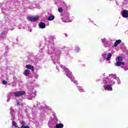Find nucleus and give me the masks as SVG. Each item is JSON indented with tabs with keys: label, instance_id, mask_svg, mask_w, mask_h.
I'll use <instances>...</instances> for the list:
<instances>
[{
	"label": "nucleus",
	"instance_id": "f257e3e1",
	"mask_svg": "<svg viewBox=\"0 0 128 128\" xmlns=\"http://www.w3.org/2000/svg\"><path fill=\"white\" fill-rule=\"evenodd\" d=\"M48 48V54H50L54 64L60 66V56L62 52L56 47L54 42H49Z\"/></svg>",
	"mask_w": 128,
	"mask_h": 128
},
{
	"label": "nucleus",
	"instance_id": "f03ea898",
	"mask_svg": "<svg viewBox=\"0 0 128 128\" xmlns=\"http://www.w3.org/2000/svg\"><path fill=\"white\" fill-rule=\"evenodd\" d=\"M109 76L112 77V78L111 79H110L108 77L104 78L102 84V86L105 90L112 92V86L116 84V81H114V80H117L118 84H120L121 82L120 78L116 76V74H110Z\"/></svg>",
	"mask_w": 128,
	"mask_h": 128
},
{
	"label": "nucleus",
	"instance_id": "7ed1b4c3",
	"mask_svg": "<svg viewBox=\"0 0 128 128\" xmlns=\"http://www.w3.org/2000/svg\"><path fill=\"white\" fill-rule=\"evenodd\" d=\"M38 108H39L40 110V116H42L44 114H48V111L50 110V106H48L44 103L37 102L36 106H34V107L32 108V114L33 116H36V112H38Z\"/></svg>",
	"mask_w": 128,
	"mask_h": 128
},
{
	"label": "nucleus",
	"instance_id": "20e7f679",
	"mask_svg": "<svg viewBox=\"0 0 128 128\" xmlns=\"http://www.w3.org/2000/svg\"><path fill=\"white\" fill-rule=\"evenodd\" d=\"M60 66L62 68L63 72H65V74H66V76H68V78H70V80L75 84H78V81L74 80V77L72 76V73L70 71V70L62 65H60Z\"/></svg>",
	"mask_w": 128,
	"mask_h": 128
},
{
	"label": "nucleus",
	"instance_id": "39448f33",
	"mask_svg": "<svg viewBox=\"0 0 128 128\" xmlns=\"http://www.w3.org/2000/svg\"><path fill=\"white\" fill-rule=\"evenodd\" d=\"M53 0L54 1L55 4H56V6H58V8L60 6H62L64 8V9L62 8H58V12H60V14H62L64 12V10H68V6L66 5V4L64 3V2H62V0Z\"/></svg>",
	"mask_w": 128,
	"mask_h": 128
},
{
	"label": "nucleus",
	"instance_id": "423d86ee",
	"mask_svg": "<svg viewBox=\"0 0 128 128\" xmlns=\"http://www.w3.org/2000/svg\"><path fill=\"white\" fill-rule=\"evenodd\" d=\"M27 88L30 92L26 93V96H27L28 100H32V98H36V91L34 92V86H28Z\"/></svg>",
	"mask_w": 128,
	"mask_h": 128
},
{
	"label": "nucleus",
	"instance_id": "0eeeda50",
	"mask_svg": "<svg viewBox=\"0 0 128 128\" xmlns=\"http://www.w3.org/2000/svg\"><path fill=\"white\" fill-rule=\"evenodd\" d=\"M26 94V92L24 91H18V92H14L11 93H10L8 95L7 102H8L10 100V98H12V96H16V98H18V96H24Z\"/></svg>",
	"mask_w": 128,
	"mask_h": 128
},
{
	"label": "nucleus",
	"instance_id": "6e6552de",
	"mask_svg": "<svg viewBox=\"0 0 128 128\" xmlns=\"http://www.w3.org/2000/svg\"><path fill=\"white\" fill-rule=\"evenodd\" d=\"M52 116L54 120H52V117H50L49 122H48V126L49 128H54V126L58 124V118L56 116V114H52Z\"/></svg>",
	"mask_w": 128,
	"mask_h": 128
},
{
	"label": "nucleus",
	"instance_id": "1a4fd4ad",
	"mask_svg": "<svg viewBox=\"0 0 128 128\" xmlns=\"http://www.w3.org/2000/svg\"><path fill=\"white\" fill-rule=\"evenodd\" d=\"M23 4H25L24 5L25 8H28L30 10L36 8H38V5L36 4V0H33L31 2H24Z\"/></svg>",
	"mask_w": 128,
	"mask_h": 128
},
{
	"label": "nucleus",
	"instance_id": "9d476101",
	"mask_svg": "<svg viewBox=\"0 0 128 128\" xmlns=\"http://www.w3.org/2000/svg\"><path fill=\"white\" fill-rule=\"evenodd\" d=\"M112 58V53L110 52H104L102 54V57L100 58V62H104L106 60V62L110 60Z\"/></svg>",
	"mask_w": 128,
	"mask_h": 128
},
{
	"label": "nucleus",
	"instance_id": "9b49d317",
	"mask_svg": "<svg viewBox=\"0 0 128 128\" xmlns=\"http://www.w3.org/2000/svg\"><path fill=\"white\" fill-rule=\"evenodd\" d=\"M101 40L104 48H112V41H108L106 40V38L101 39Z\"/></svg>",
	"mask_w": 128,
	"mask_h": 128
},
{
	"label": "nucleus",
	"instance_id": "f8f14e48",
	"mask_svg": "<svg viewBox=\"0 0 128 128\" xmlns=\"http://www.w3.org/2000/svg\"><path fill=\"white\" fill-rule=\"evenodd\" d=\"M116 62L115 64L116 66H122V68H124L125 70H128V64H125L124 62H122L120 61H116Z\"/></svg>",
	"mask_w": 128,
	"mask_h": 128
},
{
	"label": "nucleus",
	"instance_id": "ddd939ff",
	"mask_svg": "<svg viewBox=\"0 0 128 128\" xmlns=\"http://www.w3.org/2000/svg\"><path fill=\"white\" fill-rule=\"evenodd\" d=\"M0 8L2 10V14H6V12H8V7L6 6V4H0Z\"/></svg>",
	"mask_w": 128,
	"mask_h": 128
},
{
	"label": "nucleus",
	"instance_id": "4468645a",
	"mask_svg": "<svg viewBox=\"0 0 128 128\" xmlns=\"http://www.w3.org/2000/svg\"><path fill=\"white\" fill-rule=\"evenodd\" d=\"M63 22H70L72 20L70 19V14H64L62 18Z\"/></svg>",
	"mask_w": 128,
	"mask_h": 128
},
{
	"label": "nucleus",
	"instance_id": "2eb2a0df",
	"mask_svg": "<svg viewBox=\"0 0 128 128\" xmlns=\"http://www.w3.org/2000/svg\"><path fill=\"white\" fill-rule=\"evenodd\" d=\"M26 62L31 64H38V60L34 58L32 56Z\"/></svg>",
	"mask_w": 128,
	"mask_h": 128
},
{
	"label": "nucleus",
	"instance_id": "dca6fc26",
	"mask_svg": "<svg viewBox=\"0 0 128 128\" xmlns=\"http://www.w3.org/2000/svg\"><path fill=\"white\" fill-rule=\"evenodd\" d=\"M38 18V16H28L27 17V19L30 22H36Z\"/></svg>",
	"mask_w": 128,
	"mask_h": 128
},
{
	"label": "nucleus",
	"instance_id": "f3484780",
	"mask_svg": "<svg viewBox=\"0 0 128 128\" xmlns=\"http://www.w3.org/2000/svg\"><path fill=\"white\" fill-rule=\"evenodd\" d=\"M10 114L11 116V120H14V114H15V112L14 110V109H12V107H10Z\"/></svg>",
	"mask_w": 128,
	"mask_h": 128
},
{
	"label": "nucleus",
	"instance_id": "a211bd4d",
	"mask_svg": "<svg viewBox=\"0 0 128 128\" xmlns=\"http://www.w3.org/2000/svg\"><path fill=\"white\" fill-rule=\"evenodd\" d=\"M6 34H8L7 31H4L2 32L0 35V40H4L6 38Z\"/></svg>",
	"mask_w": 128,
	"mask_h": 128
},
{
	"label": "nucleus",
	"instance_id": "6ab92c4d",
	"mask_svg": "<svg viewBox=\"0 0 128 128\" xmlns=\"http://www.w3.org/2000/svg\"><path fill=\"white\" fill-rule=\"evenodd\" d=\"M122 16L124 18H128V10H123L122 11Z\"/></svg>",
	"mask_w": 128,
	"mask_h": 128
},
{
	"label": "nucleus",
	"instance_id": "aec40b11",
	"mask_svg": "<svg viewBox=\"0 0 128 128\" xmlns=\"http://www.w3.org/2000/svg\"><path fill=\"white\" fill-rule=\"evenodd\" d=\"M20 124H22V126L20 128L18 127V128H30V126H26V123L24 120L20 121Z\"/></svg>",
	"mask_w": 128,
	"mask_h": 128
},
{
	"label": "nucleus",
	"instance_id": "412c9836",
	"mask_svg": "<svg viewBox=\"0 0 128 128\" xmlns=\"http://www.w3.org/2000/svg\"><path fill=\"white\" fill-rule=\"evenodd\" d=\"M38 26L40 28H46V24L44 23V22H40L38 24Z\"/></svg>",
	"mask_w": 128,
	"mask_h": 128
},
{
	"label": "nucleus",
	"instance_id": "4be33fe9",
	"mask_svg": "<svg viewBox=\"0 0 128 128\" xmlns=\"http://www.w3.org/2000/svg\"><path fill=\"white\" fill-rule=\"evenodd\" d=\"M121 42H122V40H116L114 42V45L112 46H114V48H116V46H118V44H120Z\"/></svg>",
	"mask_w": 128,
	"mask_h": 128
},
{
	"label": "nucleus",
	"instance_id": "5701e85b",
	"mask_svg": "<svg viewBox=\"0 0 128 128\" xmlns=\"http://www.w3.org/2000/svg\"><path fill=\"white\" fill-rule=\"evenodd\" d=\"M26 68L28 70H31L32 72H34V68L33 66H32L30 64H27L26 66Z\"/></svg>",
	"mask_w": 128,
	"mask_h": 128
},
{
	"label": "nucleus",
	"instance_id": "b1692460",
	"mask_svg": "<svg viewBox=\"0 0 128 128\" xmlns=\"http://www.w3.org/2000/svg\"><path fill=\"white\" fill-rule=\"evenodd\" d=\"M64 128V124L62 123H60V124L57 123L54 126V128Z\"/></svg>",
	"mask_w": 128,
	"mask_h": 128
},
{
	"label": "nucleus",
	"instance_id": "393cba45",
	"mask_svg": "<svg viewBox=\"0 0 128 128\" xmlns=\"http://www.w3.org/2000/svg\"><path fill=\"white\" fill-rule=\"evenodd\" d=\"M122 60H124V58H122V56H118L116 59V62H122Z\"/></svg>",
	"mask_w": 128,
	"mask_h": 128
},
{
	"label": "nucleus",
	"instance_id": "a878e982",
	"mask_svg": "<svg viewBox=\"0 0 128 128\" xmlns=\"http://www.w3.org/2000/svg\"><path fill=\"white\" fill-rule=\"evenodd\" d=\"M38 74H34V76L32 78V82H34L36 80V78L38 79Z\"/></svg>",
	"mask_w": 128,
	"mask_h": 128
},
{
	"label": "nucleus",
	"instance_id": "bb28decb",
	"mask_svg": "<svg viewBox=\"0 0 128 128\" xmlns=\"http://www.w3.org/2000/svg\"><path fill=\"white\" fill-rule=\"evenodd\" d=\"M75 52H80V48L78 46H76L74 49Z\"/></svg>",
	"mask_w": 128,
	"mask_h": 128
},
{
	"label": "nucleus",
	"instance_id": "cd10ccee",
	"mask_svg": "<svg viewBox=\"0 0 128 128\" xmlns=\"http://www.w3.org/2000/svg\"><path fill=\"white\" fill-rule=\"evenodd\" d=\"M48 20L49 21L54 20V15L49 16L48 18Z\"/></svg>",
	"mask_w": 128,
	"mask_h": 128
},
{
	"label": "nucleus",
	"instance_id": "c85d7f7f",
	"mask_svg": "<svg viewBox=\"0 0 128 128\" xmlns=\"http://www.w3.org/2000/svg\"><path fill=\"white\" fill-rule=\"evenodd\" d=\"M78 88V90L80 92H84V88L82 86H77Z\"/></svg>",
	"mask_w": 128,
	"mask_h": 128
},
{
	"label": "nucleus",
	"instance_id": "c756f323",
	"mask_svg": "<svg viewBox=\"0 0 128 128\" xmlns=\"http://www.w3.org/2000/svg\"><path fill=\"white\" fill-rule=\"evenodd\" d=\"M24 74L26 76H28L30 75V72L28 71V70H25L24 72Z\"/></svg>",
	"mask_w": 128,
	"mask_h": 128
},
{
	"label": "nucleus",
	"instance_id": "7c9ffc66",
	"mask_svg": "<svg viewBox=\"0 0 128 128\" xmlns=\"http://www.w3.org/2000/svg\"><path fill=\"white\" fill-rule=\"evenodd\" d=\"M18 116H21L22 118V110H20L18 111Z\"/></svg>",
	"mask_w": 128,
	"mask_h": 128
},
{
	"label": "nucleus",
	"instance_id": "2f4dec72",
	"mask_svg": "<svg viewBox=\"0 0 128 128\" xmlns=\"http://www.w3.org/2000/svg\"><path fill=\"white\" fill-rule=\"evenodd\" d=\"M128 0H124L122 2V6H126V4H128Z\"/></svg>",
	"mask_w": 128,
	"mask_h": 128
},
{
	"label": "nucleus",
	"instance_id": "473e14b6",
	"mask_svg": "<svg viewBox=\"0 0 128 128\" xmlns=\"http://www.w3.org/2000/svg\"><path fill=\"white\" fill-rule=\"evenodd\" d=\"M12 124L14 126H16V128H18V124H16V122H14V121H12Z\"/></svg>",
	"mask_w": 128,
	"mask_h": 128
},
{
	"label": "nucleus",
	"instance_id": "72a5a7b5",
	"mask_svg": "<svg viewBox=\"0 0 128 128\" xmlns=\"http://www.w3.org/2000/svg\"><path fill=\"white\" fill-rule=\"evenodd\" d=\"M2 84H8V82H6V81L4 80L2 82Z\"/></svg>",
	"mask_w": 128,
	"mask_h": 128
},
{
	"label": "nucleus",
	"instance_id": "f704fd0d",
	"mask_svg": "<svg viewBox=\"0 0 128 128\" xmlns=\"http://www.w3.org/2000/svg\"><path fill=\"white\" fill-rule=\"evenodd\" d=\"M14 27H12V28H9L8 30H14Z\"/></svg>",
	"mask_w": 128,
	"mask_h": 128
},
{
	"label": "nucleus",
	"instance_id": "c9c22d12",
	"mask_svg": "<svg viewBox=\"0 0 128 128\" xmlns=\"http://www.w3.org/2000/svg\"><path fill=\"white\" fill-rule=\"evenodd\" d=\"M16 106H20V102H18V100L16 101Z\"/></svg>",
	"mask_w": 128,
	"mask_h": 128
},
{
	"label": "nucleus",
	"instance_id": "e433bc0d",
	"mask_svg": "<svg viewBox=\"0 0 128 128\" xmlns=\"http://www.w3.org/2000/svg\"><path fill=\"white\" fill-rule=\"evenodd\" d=\"M64 34L65 36H66V38H68V34L65 33V34Z\"/></svg>",
	"mask_w": 128,
	"mask_h": 128
},
{
	"label": "nucleus",
	"instance_id": "4c0bfd02",
	"mask_svg": "<svg viewBox=\"0 0 128 128\" xmlns=\"http://www.w3.org/2000/svg\"><path fill=\"white\" fill-rule=\"evenodd\" d=\"M88 20H89L90 21V22H92V20H90V18H88Z\"/></svg>",
	"mask_w": 128,
	"mask_h": 128
},
{
	"label": "nucleus",
	"instance_id": "58836bf2",
	"mask_svg": "<svg viewBox=\"0 0 128 128\" xmlns=\"http://www.w3.org/2000/svg\"><path fill=\"white\" fill-rule=\"evenodd\" d=\"M125 34H128V32L127 31V32H125Z\"/></svg>",
	"mask_w": 128,
	"mask_h": 128
},
{
	"label": "nucleus",
	"instance_id": "ea45409f",
	"mask_svg": "<svg viewBox=\"0 0 128 128\" xmlns=\"http://www.w3.org/2000/svg\"><path fill=\"white\" fill-rule=\"evenodd\" d=\"M56 68L58 70V64H56Z\"/></svg>",
	"mask_w": 128,
	"mask_h": 128
},
{
	"label": "nucleus",
	"instance_id": "a19ab883",
	"mask_svg": "<svg viewBox=\"0 0 128 128\" xmlns=\"http://www.w3.org/2000/svg\"><path fill=\"white\" fill-rule=\"evenodd\" d=\"M6 50H8V47H6Z\"/></svg>",
	"mask_w": 128,
	"mask_h": 128
},
{
	"label": "nucleus",
	"instance_id": "79ce46f5",
	"mask_svg": "<svg viewBox=\"0 0 128 128\" xmlns=\"http://www.w3.org/2000/svg\"><path fill=\"white\" fill-rule=\"evenodd\" d=\"M20 28H20V26H19V29H20Z\"/></svg>",
	"mask_w": 128,
	"mask_h": 128
},
{
	"label": "nucleus",
	"instance_id": "37998d69",
	"mask_svg": "<svg viewBox=\"0 0 128 128\" xmlns=\"http://www.w3.org/2000/svg\"><path fill=\"white\" fill-rule=\"evenodd\" d=\"M5 18H8V16H5Z\"/></svg>",
	"mask_w": 128,
	"mask_h": 128
},
{
	"label": "nucleus",
	"instance_id": "c03bdc74",
	"mask_svg": "<svg viewBox=\"0 0 128 128\" xmlns=\"http://www.w3.org/2000/svg\"><path fill=\"white\" fill-rule=\"evenodd\" d=\"M30 32H32V30H30Z\"/></svg>",
	"mask_w": 128,
	"mask_h": 128
},
{
	"label": "nucleus",
	"instance_id": "a18cd8bd",
	"mask_svg": "<svg viewBox=\"0 0 128 128\" xmlns=\"http://www.w3.org/2000/svg\"><path fill=\"white\" fill-rule=\"evenodd\" d=\"M8 4V2H7V4Z\"/></svg>",
	"mask_w": 128,
	"mask_h": 128
}]
</instances>
